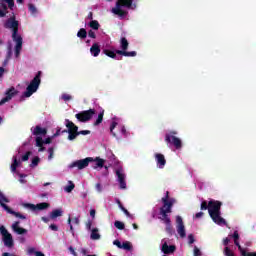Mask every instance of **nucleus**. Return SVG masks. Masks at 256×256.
<instances>
[{
    "mask_svg": "<svg viewBox=\"0 0 256 256\" xmlns=\"http://www.w3.org/2000/svg\"><path fill=\"white\" fill-rule=\"evenodd\" d=\"M93 115H95V109H89L75 114V117L80 123H87V121L93 119Z\"/></svg>",
    "mask_w": 256,
    "mask_h": 256,
    "instance_id": "nucleus-9",
    "label": "nucleus"
},
{
    "mask_svg": "<svg viewBox=\"0 0 256 256\" xmlns=\"http://www.w3.org/2000/svg\"><path fill=\"white\" fill-rule=\"evenodd\" d=\"M45 141H43V138L41 136L36 137V147H43V144Z\"/></svg>",
    "mask_w": 256,
    "mask_h": 256,
    "instance_id": "nucleus-46",
    "label": "nucleus"
},
{
    "mask_svg": "<svg viewBox=\"0 0 256 256\" xmlns=\"http://www.w3.org/2000/svg\"><path fill=\"white\" fill-rule=\"evenodd\" d=\"M11 55H13V51L11 50V48H9L7 52L6 60L4 61V64H3L4 67L5 65H7L8 61L11 59Z\"/></svg>",
    "mask_w": 256,
    "mask_h": 256,
    "instance_id": "nucleus-47",
    "label": "nucleus"
},
{
    "mask_svg": "<svg viewBox=\"0 0 256 256\" xmlns=\"http://www.w3.org/2000/svg\"><path fill=\"white\" fill-rule=\"evenodd\" d=\"M166 233H168V235H173V233H175V231L173 230V225H171V222H166Z\"/></svg>",
    "mask_w": 256,
    "mask_h": 256,
    "instance_id": "nucleus-35",
    "label": "nucleus"
},
{
    "mask_svg": "<svg viewBox=\"0 0 256 256\" xmlns=\"http://www.w3.org/2000/svg\"><path fill=\"white\" fill-rule=\"evenodd\" d=\"M90 239H92V241H98V239H101V234H99V229L97 228L92 229Z\"/></svg>",
    "mask_w": 256,
    "mask_h": 256,
    "instance_id": "nucleus-24",
    "label": "nucleus"
},
{
    "mask_svg": "<svg viewBox=\"0 0 256 256\" xmlns=\"http://www.w3.org/2000/svg\"><path fill=\"white\" fill-rule=\"evenodd\" d=\"M176 229L178 235H180L182 239L187 237V233L185 232V224L183 223V218L181 216H176Z\"/></svg>",
    "mask_w": 256,
    "mask_h": 256,
    "instance_id": "nucleus-11",
    "label": "nucleus"
},
{
    "mask_svg": "<svg viewBox=\"0 0 256 256\" xmlns=\"http://www.w3.org/2000/svg\"><path fill=\"white\" fill-rule=\"evenodd\" d=\"M0 234L2 235V240L5 247H8L9 249L14 247L15 242L13 241V235H11V233H9L7 228H5L3 225H0Z\"/></svg>",
    "mask_w": 256,
    "mask_h": 256,
    "instance_id": "nucleus-6",
    "label": "nucleus"
},
{
    "mask_svg": "<svg viewBox=\"0 0 256 256\" xmlns=\"http://www.w3.org/2000/svg\"><path fill=\"white\" fill-rule=\"evenodd\" d=\"M41 71H38L35 77L30 81V84L27 86L26 91L23 93V97H31L33 93H37L39 85H41Z\"/></svg>",
    "mask_w": 256,
    "mask_h": 256,
    "instance_id": "nucleus-2",
    "label": "nucleus"
},
{
    "mask_svg": "<svg viewBox=\"0 0 256 256\" xmlns=\"http://www.w3.org/2000/svg\"><path fill=\"white\" fill-rule=\"evenodd\" d=\"M13 41L16 43L15 50L21 51L23 49V37L21 35L12 36Z\"/></svg>",
    "mask_w": 256,
    "mask_h": 256,
    "instance_id": "nucleus-20",
    "label": "nucleus"
},
{
    "mask_svg": "<svg viewBox=\"0 0 256 256\" xmlns=\"http://www.w3.org/2000/svg\"><path fill=\"white\" fill-rule=\"evenodd\" d=\"M24 207L30 209V211H37V205L31 203H25Z\"/></svg>",
    "mask_w": 256,
    "mask_h": 256,
    "instance_id": "nucleus-40",
    "label": "nucleus"
},
{
    "mask_svg": "<svg viewBox=\"0 0 256 256\" xmlns=\"http://www.w3.org/2000/svg\"><path fill=\"white\" fill-rule=\"evenodd\" d=\"M104 55L107 57H110V59H117V54L113 50L104 49L103 50Z\"/></svg>",
    "mask_w": 256,
    "mask_h": 256,
    "instance_id": "nucleus-29",
    "label": "nucleus"
},
{
    "mask_svg": "<svg viewBox=\"0 0 256 256\" xmlns=\"http://www.w3.org/2000/svg\"><path fill=\"white\" fill-rule=\"evenodd\" d=\"M134 0H117L116 7L112 8V13L120 17V19H125L129 12L122 10L123 7L126 9H131L133 7Z\"/></svg>",
    "mask_w": 256,
    "mask_h": 256,
    "instance_id": "nucleus-1",
    "label": "nucleus"
},
{
    "mask_svg": "<svg viewBox=\"0 0 256 256\" xmlns=\"http://www.w3.org/2000/svg\"><path fill=\"white\" fill-rule=\"evenodd\" d=\"M161 201H162L163 205H165V203H167V204L170 203L171 207H173V205H175V202H176L175 198L169 197V191H166V195H165V197H163L161 199Z\"/></svg>",
    "mask_w": 256,
    "mask_h": 256,
    "instance_id": "nucleus-22",
    "label": "nucleus"
},
{
    "mask_svg": "<svg viewBox=\"0 0 256 256\" xmlns=\"http://www.w3.org/2000/svg\"><path fill=\"white\" fill-rule=\"evenodd\" d=\"M77 37H79L80 39H86L87 38V30L85 28H81L77 32Z\"/></svg>",
    "mask_w": 256,
    "mask_h": 256,
    "instance_id": "nucleus-34",
    "label": "nucleus"
},
{
    "mask_svg": "<svg viewBox=\"0 0 256 256\" xmlns=\"http://www.w3.org/2000/svg\"><path fill=\"white\" fill-rule=\"evenodd\" d=\"M200 209L201 211H207L208 209V213H209V202L207 203V201H202L201 205H200Z\"/></svg>",
    "mask_w": 256,
    "mask_h": 256,
    "instance_id": "nucleus-41",
    "label": "nucleus"
},
{
    "mask_svg": "<svg viewBox=\"0 0 256 256\" xmlns=\"http://www.w3.org/2000/svg\"><path fill=\"white\" fill-rule=\"evenodd\" d=\"M17 93H19V91H17L15 89V87L9 88L5 92L6 96L0 100V105H5V103H9V101H11L13 99V97H15V95H17Z\"/></svg>",
    "mask_w": 256,
    "mask_h": 256,
    "instance_id": "nucleus-12",
    "label": "nucleus"
},
{
    "mask_svg": "<svg viewBox=\"0 0 256 256\" xmlns=\"http://www.w3.org/2000/svg\"><path fill=\"white\" fill-rule=\"evenodd\" d=\"M68 250L70 251L71 255L77 256V252L75 251V248H73V246H70Z\"/></svg>",
    "mask_w": 256,
    "mask_h": 256,
    "instance_id": "nucleus-61",
    "label": "nucleus"
},
{
    "mask_svg": "<svg viewBox=\"0 0 256 256\" xmlns=\"http://www.w3.org/2000/svg\"><path fill=\"white\" fill-rule=\"evenodd\" d=\"M224 255H226V256H235V254H233V253L231 252V249H229V247H225V249H224Z\"/></svg>",
    "mask_w": 256,
    "mask_h": 256,
    "instance_id": "nucleus-49",
    "label": "nucleus"
},
{
    "mask_svg": "<svg viewBox=\"0 0 256 256\" xmlns=\"http://www.w3.org/2000/svg\"><path fill=\"white\" fill-rule=\"evenodd\" d=\"M49 229H51V231H59V227L56 224H51Z\"/></svg>",
    "mask_w": 256,
    "mask_h": 256,
    "instance_id": "nucleus-59",
    "label": "nucleus"
},
{
    "mask_svg": "<svg viewBox=\"0 0 256 256\" xmlns=\"http://www.w3.org/2000/svg\"><path fill=\"white\" fill-rule=\"evenodd\" d=\"M177 249V247H175V245H170L167 244V242H164L162 245V253H164V255H171V253H175V250Z\"/></svg>",
    "mask_w": 256,
    "mask_h": 256,
    "instance_id": "nucleus-18",
    "label": "nucleus"
},
{
    "mask_svg": "<svg viewBox=\"0 0 256 256\" xmlns=\"http://www.w3.org/2000/svg\"><path fill=\"white\" fill-rule=\"evenodd\" d=\"M29 157H31V151H27L25 155L22 156V161H29Z\"/></svg>",
    "mask_w": 256,
    "mask_h": 256,
    "instance_id": "nucleus-48",
    "label": "nucleus"
},
{
    "mask_svg": "<svg viewBox=\"0 0 256 256\" xmlns=\"http://www.w3.org/2000/svg\"><path fill=\"white\" fill-rule=\"evenodd\" d=\"M113 245H116V247H118V249H122V247H123V244H121V241H119V240H114Z\"/></svg>",
    "mask_w": 256,
    "mask_h": 256,
    "instance_id": "nucleus-55",
    "label": "nucleus"
},
{
    "mask_svg": "<svg viewBox=\"0 0 256 256\" xmlns=\"http://www.w3.org/2000/svg\"><path fill=\"white\" fill-rule=\"evenodd\" d=\"M63 216V210L61 209H55L50 214V219H57V217Z\"/></svg>",
    "mask_w": 256,
    "mask_h": 256,
    "instance_id": "nucleus-25",
    "label": "nucleus"
},
{
    "mask_svg": "<svg viewBox=\"0 0 256 256\" xmlns=\"http://www.w3.org/2000/svg\"><path fill=\"white\" fill-rule=\"evenodd\" d=\"M5 0H1L0 7L3 9V11H7L8 7L7 4H5Z\"/></svg>",
    "mask_w": 256,
    "mask_h": 256,
    "instance_id": "nucleus-56",
    "label": "nucleus"
},
{
    "mask_svg": "<svg viewBox=\"0 0 256 256\" xmlns=\"http://www.w3.org/2000/svg\"><path fill=\"white\" fill-rule=\"evenodd\" d=\"M41 161V158H39V156H35L33 159H32V162L30 164V167H37V165H39Z\"/></svg>",
    "mask_w": 256,
    "mask_h": 256,
    "instance_id": "nucleus-38",
    "label": "nucleus"
},
{
    "mask_svg": "<svg viewBox=\"0 0 256 256\" xmlns=\"http://www.w3.org/2000/svg\"><path fill=\"white\" fill-rule=\"evenodd\" d=\"M242 256H256V252H247L245 249L241 248L239 250Z\"/></svg>",
    "mask_w": 256,
    "mask_h": 256,
    "instance_id": "nucleus-42",
    "label": "nucleus"
},
{
    "mask_svg": "<svg viewBox=\"0 0 256 256\" xmlns=\"http://www.w3.org/2000/svg\"><path fill=\"white\" fill-rule=\"evenodd\" d=\"M209 215L212 221L216 223V225H227V221L223 217H221V212H214Z\"/></svg>",
    "mask_w": 256,
    "mask_h": 256,
    "instance_id": "nucleus-14",
    "label": "nucleus"
},
{
    "mask_svg": "<svg viewBox=\"0 0 256 256\" xmlns=\"http://www.w3.org/2000/svg\"><path fill=\"white\" fill-rule=\"evenodd\" d=\"M79 135H91V131L90 130H81L78 131Z\"/></svg>",
    "mask_w": 256,
    "mask_h": 256,
    "instance_id": "nucleus-57",
    "label": "nucleus"
},
{
    "mask_svg": "<svg viewBox=\"0 0 256 256\" xmlns=\"http://www.w3.org/2000/svg\"><path fill=\"white\" fill-rule=\"evenodd\" d=\"M175 135H177V131H170L165 135V141L166 143H170V145H174L175 149H181L183 143L181 142V139Z\"/></svg>",
    "mask_w": 256,
    "mask_h": 256,
    "instance_id": "nucleus-7",
    "label": "nucleus"
},
{
    "mask_svg": "<svg viewBox=\"0 0 256 256\" xmlns=\"http://www.w3.org/2000/svg\"><path fill=\"white\" fill-rule=\"evenodd\" d=\"M173 212V206H171V203L167 204L165 202V205H162L160 208V219L161 221H164V223H171V218H169V213Z\"/></svg>",
    "mask_w": 256,
    "mask_h": 256,
    "instance_id": "nucleus-8",
    "label": "nucleus"
},
{
    "mask_svg": "<svg viewBox=\"0 0 256 256\" xmlns=\"http://www.w3.org/2000/svg\"><path fill=\"white\" fill-rule=\"evenodd\" d=\"M33 135H36V137H39V135H47V129L41 128V126H36L33 130Z\"/></svg>",
    "mask_w": 256,
    "mask_h": 256,
    "instance_id": "nucleus-23",
    "label": "nucleus"
},
{
    "mask_svg": "<svg viewBox=\"0 0 256 256\" xmlns=\"http://www.w3.org/2000/svg\"><path fill=\"white\" fill-rule=\"evenodd\" d=\"M116 203H117L119 209H121V211H123V213L125 214L126 217H131V213H129V210H127L125 207H123L121 200L116 199Z\"/></svg>",
    "mask_w": 256,
    "mask_h": 256,
    "instance_id": "nucleus-26",
    "label": "nucleus"
},
{
    "mask_svg": "<svg viewBox=\"0 0 256 256\" xmlns=\"http://www.w3.org/2000/svg\"><path fill=\"white\" fill-rule=\"evenodd\" d=\"M116 176L118 177L120 189H127V182H125V174L123 173V170L117 169Z\"/></svg>",
    "mask_w": 256,
    "mask_h": 256,
    "instance_id": "nucleus-16",
    "label": "nucleus"
},
{
    "mask_svg": "<svg viewBox=\"0 0 256 256\" xmlns=\"http://www.w3.org/2000/svg\"><path fill=\"white\" fill-rule=\"evenodd\" d=\"M62 99L63 101H71V99H73V96L69 94H62Z\"/></svg>",
    "mask_w": 256,
    "mask_h": 256,
    "instance_id": "nucleus-50",
    "label": "nucleus"
},
{
    "mask_svg": "<svg viewBox=\"0 0 256 256\" xmlns=\"http://www.w3.org/2000/svg\"><path fill=\"white\" fill-rule=\"evenodd\" d=\"M120 45L122 50H116L117 55H123L124 57H137L136 51L127 52V49H129V41H127V38H121Z\"/></svg>",
    "mask_w": 256,
    "mask_h": 256,
    "instance_id": "nucleus-5",
    "label": "nucleus"
},
{
    "mask_svg": "<svg viewBox=\"0 0 256 256\" xmlns=\"http://www.w3.org/2000/svg\"><path fill=\"white\" fill-rule=\"evenodd\" d=\"M114 226L116 227V229H119L120 231H123V229H125V224L121 221H115Z\"/></svg>",
    "mask_w": 256,
    "mask_h": 256,
    "instance_id": "nucleus-39",
    "label": "nucleus"
},
{
    "mask_svg": "<svg viewBox=\"0 0 256 256\" xmlns=\"http://www.w3.org/2000/svg\"><path fill=\"white\" fill-rule=\"evenodd\" d=\"M50 207V204L47 203V202H42V203H39V204H36V211H43L45 209H49Z\"/></svg>",
    "mask_w": 256,
    "mask_h": 256,
    "instance_id": "nucleus-30",
    "label": "nucleus"
},
{
    "mask_svg": "<svg viewBox=\"0 0 256 256\" xmlns=\"http://www.w3.org/2000/svg\"><path fill=\"white\" fill-rule=\"evenodd\" d=\"M122 249H124L125 251H131V249H133V245H131V242L129 241L123 242Z\"/></svg>",
    "mask_w": 256,
    "mask_h": 256,
    "instance_id": "nucleus-37",
    "label": "nucleus"
},
{
    "mask_svg": "<svg viewBox=\"0 0 256 256\" xmlns=\"http://www.w3.org/2000/svg\"><path fill=\"white\" fill-rule=\"evenodd\" d=\"M48 153H49L48 159L51 160L53 158L54 153H55V149L53 147H50L48 149Z\"/></svg>",
    "mask_w": 256,
    "mask_h": 256,
    "instance_id": "nucleus-51",
    "label": "nucleus"
},
{
    "mask_svg": "<svg viewBox=\"0 0 256 256\" xmlns=\"http://www.w3.org/2000/svg\"><path fill=\"white\" fill-rule=\"evenodd\" d=\"M75 132H68V139L69 141H74V139H77V137H79V131H77V128H74Z\"/></svg>",
    "mask_w": 256,
    "mask_h": 256,
    "instance_id": "nucleus-32",
    "label": "nucleus"
},
{
    "mask_svg": "<svg viewBox=\"0 0 256 256\" xmlns=\"http://www.w3.org/2000/svg\"><path fill=\"white\" fill-rule=\"evenodd\" d=\"M155 157V161L157 163V167L159 169H165V165H167V160L165 159V155L161 154V153H156L154 155Z\"/></svg>",
    "mask_w": 256,
    "mask_h": 256,
    "instance_id": "nucleus-15",
    "label": "nucleus"
},
{
    "mask_svg": "<svg viewBox=\"0 0 256 256\" xmlns=\"http://www.w3.org/2000/svg\"><path fill=\"white\" fill-rule=\"evenodd\" d=\"M95 161H96L95 169H97V167H100V169H102V167H104L105 160H103V158L96 157Z\"/></svg>",
    "mask_w": 256,
    "mask_h": 256,
    "instance_id": "nucleus-36",
    "label": "nucleus"
},
{
    "mask_svg": "<svg viewBox=\"0 0 256 256\" xmlns=\"http://www.w3.org/2000/svg\"><path fill=\"white\" fill-rule=\"evenodd\" d=\"M65 121L68 130H62V133H75V128L76 131H79V126L75 125V123H73L69 119H66Z\"/></svg>",
    "mask_w": 256,
    "mask_h": 256,
    "instance_id": "nucleus-17",
    "label": "nucleus"
},
{
    "mask_svg": "<svg viewBox=\"0 0 256 256\" xmlns=\"http://www.w3.org/2000/svg\"><path fill=\"white\" fill-rule=\"evenodd\" d=\"M88 37L91 39H97V35L93 32V30L88 31Z\"/></svg>",
    "mask_w": 256,
    "mask_h": 256,
    "instance_id": "nucleus-54",
    "label": "nucleus"
},
{
    "mask_svg": "<svg viewBox=\"0 0 256 256\" xmlns=\"http://www.w3.org/2000/svg\"><path fill=\"white\" fill-rule=\"evenodd\" d=\"M6 3H8L9 9L13 10V7H15V1L13 0H4Z\"/></svg>",
    "mask_w": 256,
    "mask_h": 256,
    "instance_id": "nucleus-52",
    "label": "nucleus"
},
{
    "mask_svg": "<svg viewBox=\"0 0 256 256\" xmlns=\"http://www.w3.org/2000/svg\"><path fill=\"white\" fill-rule=\"evenodd\" d=\"M93 161H94L93 158L87 157L85 159H81V160L72 162L69 165V168L73 169V168L77 167V169H79V170L85 169L86 167H89V163H93Z\"/></svg>",
    "mask_w": 256,
    "mask_h": 256,
    "instance_id": "nucleus-10",
    "label": "nucleus"
},
{
    "mask_svg": "<svg viewBox=\"0 0 256 256\" xmlns=\"http://www.w3.org/2000/svg\"><path fill=\"white\" fill-rule=\"evenodd\" d=\"M118 123L116 121H113L110 125V133L111 135H113L114 137H117V134H115V132H113V130L115 129V127H117Z\"/></svg>",
    "mask_w": 256,
    "mask_h": 256,
    "instance_id": "nucleus-45",
    "label": "nucleus"
},
{
    "mask_svg": "<svg viewBox=\"0 0 256 256\" xmlns=\"http://www.w3.org/2000/svg\"><path fill=\"white\" fill-rule=\"evenodd\" d=\"M21 222L16 221L12 224V230L14 233H17V235H25L27 234V229L19 227Z\"/></svg>",
    "mask_w": 256,
    "mask_h": 256,
    "instance_id": "nucleus-19",
    "label": "nucleus"
},
{
    "mask_svg": "<svg viewBox=\"0 0 256 256\" xmlns=\"http://www.w3.org/2000/svg\"><path fill=\"white\" fill-rule=\"evenodd\" d=\"M28 9L31 15H37V7H35L33 4H28Z\"/></svg>",
    "mask_w": 256,
    "mask_h": 256,
    "instance_id": "nucleus-43",
    "label": "nucleus"
},
{
    "mask_svg": "<svg viewBox=\"0 0 256 256\" xmlns=\"http://www.w3.org/2000/svg\"><path fill=\"white\" fill-rule=\"evenodd\" d=\"M105 115V110H102L99 114H98V118L96 119V121L94 122V127H97L99 125H101V123H103V116Z\"/></svg>",
    "mask_w": 256,
    "mask_h": 256,
    "instance_id": "nucleus-27",
    "label": "nucleus"
},
{
    "mask_svg": "<svg viewBox=\"0 0 256 256\" xmlns=\"http://www.w3.org/2000/svg\"><path fill=\"white\" fill-rule=\"evenodd\" d=\"M1 201H4L1 202ZM5 203H9V199L7 197H5V195H3V192L0 191V205L1 207H3V209H5L10 215H14V217H17L18 219H27L26 215L21 214L20 212H16L13 209H11L7 204Z\"/></svg>",
    "mask_w": 256,
    "mask_h": 256,
    "instance_id": "nucleus-3",
    "label": "nucleus"
},
{
    "mask_svg": "<svg viewBox=\"0 0 256 256\" xmlns=\"http://www.w3.org/2000/svg\"><path fill=\"white\" fill-rule=\"evenodd\" d=\"M69 183H70V185H68L64 188L66 193H71V191H73V189H75V184L71 181H69Z\"/></svg>",
    "mask_w": 256,
    "mask_h": 256,
    "instance_id": "nucleus-44",
    "label": "nucleus"
},
{
    "mask_svg": "<svg viewBox=\"0 0 256 256\" xmlns=\"http://www.w3.org/2000/svg\"><path fill=\"white\" fill-rule=\"evenodd\" d=\"M90 53L93 57H99V53H101V46L98 43H94L90 48Z\"/></svg>",
    "mask_w": 256,
    "mask_h": 256,
    "instance_id": "nucleus-21",
    "label": "nucleus"
},
{
    "mask_svg": "<svg viewBox=\"0 0 256 256\" xmlns=\"http://www.w3.org/2000/svg\"><path fill=\"white\" fill-rule=\"evenodd\" d=\"M27 253H28V255H33V253H34V255H35V253H37V251H35V248L30 247V248H28Z\"/></svg>",
    "mask_w": 256,
    "mask_h": 256,
    "instance_id": "nucleus-58",
    "label": "nucleus"
},
{
    "mask_svg": "<svg viewBox=\"0 0 256 256\" xmlns=\"http://www.w3.org/2000/svg\"><path fill=\"white\" fill-rule=\"evenodd\" d=\"M188 241L190 245H193V243H195V237L193 236V234L188 235Z\"/></svg>",
    "mask_w": 256,
    "mask_h": 256,
    "instance_id": "nucleus-53",
    "label": "nucleus"
},
{
    "mask_svg": "<svg viewBox=\"0 0 256 256\" xmlns=\"http://www.w3.org/2000/svg\"><path fill=\"white\" fill-rule=\"evenodd\" d=\"M194 256H201V250H199L197 246L194 247Z\"/></svg>",
    "mask_w": 256,
    "mask_h": 256,
    "instance_id": "nucleus-60",
    "label": "nucleus"
},
{
    "mask_svg": "<svg viewBox=\"0 0 256 256\" xmlns=\"http://www.w3.org/2000/svg\"><path fill=\"white\" fill-rule=\"evenodd\" d=\"M5 29H12V37L19 35V21L15 15L11 16L4 22Z\"/></svg>",
    "mask_w": 256,
    "mask_h": 256,
    "instance_id": "nucleus-4",
    "label": "nucleus"
},
{
    "mask_svg": "<svg viewBox=\"0 0 256 256\" xmlns=\"http://www.w3.org/2000/svg\"><path fill=\"white\" fill-rule=\"evenodd\" d=\"M95 187L98 193H101V191H103V188L101 187V183H97Z\"/></svg>",
    "mask_w": 256,
    "mask_h": 256,
    "instance_id": "nucleus-63",
    "label": "nucleus"
},
{
    "mask_svg": "<svg viewBox=\"0 0 256 256\" xmlns=\"http://www.w3.org/2000/svg\"><path fill=\"white\" fill-rule=\"evenodd\" d=\"M89 27L91 29H94V31H99V27H101V25L99 24V21L97 20H91L89 22Z\"/></svg>",
    "mask_w": 256,
    "mask_h": 256,
    "instance_id": "nucleus-31",
    "label": "nucleus"
},
{
    "mask_svg": "<svg viewBox=\"0 0 256 256\" xmlns=\"http://www.w3.org/2000/svg\"><path fill=\"white\" fill-rule=\"evenodd\" d=\"M59 135H63V131H61V128H58L56 130V133L54 134V137H59Z\"/></svg>",
    "mask_w": 256,
    "mask_h": 256,
    "instance_id": "nucleus-62",
    "label": "nucleus"
},
{
    "mask_svg": "<svg viewBox=\"0 0 256 256\" xmlns=\"http://www.w3.org/2000/svg\"><path fill=\"white\" fill-rule=\"evenodd\" d=\"M19 167V160H17L16 156L13 157V163L11 164V171L12 173H15L17 171V168Z\"/></svg>",
    "mask_w": 256,
    "mask_h": 256,
    "instance_id": "nucleus-33",
    "label": "nucleus"
},
{
    "mask_svg": "<svg viewBox=\"0 0 256 256\" xmlns=\"http://www.w3.org/2000/svg\"><path fill=\"white\" fill-rule=\"evenodd\" d=\"M74 225H79L80 221H79V217H75L74 219H72Z\"/></svg>",
    "mask_w": 256,
    "mask_h": 256,
    "instance_id": "nucleus-64",
    "label": "nucleus"
},
{
    "mask_svg": "<svg viewBox=\"0 0 256 256\" xmlns=\"http://www.w3.org/2000/svg\"><path fill=\"white\" fill-rule=\"evenodd\" d=\"M232 237L234 238V244L238 247L239 250L242 249L241 244H239V232L237 230L234 231Z\"/></svg>",
    "mask_w": 256,
    "mask_h": 256,
    "instance_id": "nucleus-28",
    "label": "nucleus"
},
{
    "mask_svg": "<svg viewBox=\"0 0 256 256\" xmlns=\"http://www.w3.org/2000/svg\"><path fill=\"white\" fill-rule=\"evenodd\" d=\"M223 205V202L219 200H210L209 201V215L213 213H220L221 212V207Z\"/></svg>",
    "mask_w": 256,
    "mask_h": 256,
    "instance_id": "nucleus-13",
    "label": "nucleus"
}]
</instances>
